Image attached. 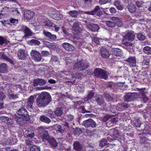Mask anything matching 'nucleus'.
<instances>
[{"mask_svg":"<svg viewBox=\"0 0 151 151\" xmlns=\"http://www.w3.org/2000/svg\"><path fill=\"white\" fill-rule=\"evenodd\" d=\"M112 132L111 136L112 138H111L109 137H107V139L109 142H111L114 140H119L121 139V137L119 135V132L117 130L113 129Z\"/></svg>","mask_w":151,"mask_h":151,"instance_id":"5","label":"nucleus"},{"mask_svg":"<svg viewBox=\"0 0 151 151\" xmlns=\"http://www.w3.org/2000/svg\"><path fill=\"white\" fill-rule=\"evenodd\" d=\"M68 14L71 16L73 17H77L78 16V13L76 11H70Z\"/></svg>","mask_w":151,"mask_h":151,"instance_id":"46","label":"nucleus"},{"mask_svg":"<svg viewBox=\"0 0 151 151\" xmlns=\"http://www.w3.org/2000/svg\"><path fill=\"white\" fill-rule=\"evenodd\" d=\"M129 106V105L126 103L121 104L120 103L117 104L116 106V109L120 111L122 110L124 108H127Z\"/></svg>","mask_w":151,"mask_h":151,"instance_id":"26","label":"nucleus"},{"mask_svg":"<svg viewBox=\"0 0 151 151\" xmlns=\"http://www.w3.org/2000/svg\"><path fill=\"white\" fill-rule=\"evenodd\" d=\"M110 12L112 14H115L116 12V10L114 7H111L109 9Z\"/></svg>","mask_w":151,"mask_h":151,"instance_id":"62","label":"nucleus"},{"mask_svg":"<svg viewBox=\"0 0 151 151\" xmlns=\"http://www.w3.org/2000/svg\"><path fill=\"white\" fill-rule=\"evenodd\" d=\"M42 140L43 142H46L48 141L49 139V136L47 131H45L41 136Z\"/></svg>","mask_w":151,"mask_h":151,"instance_id":"31","label":"nucleus"},{"mask_svg":"<svg viewBox=\"0 0 151 151\" xmlns=\"http://www.w3.org/2000/svg\"><path fill=\"white\" fill-rule=\"evenodd\" d=\"M150 60L149 59H145L142 62V64L143 65H149L150 63Z\"/></svg>","mask_w":151,"mask_h":151,"instance_id":"53","label":"nucleus"},{"mask_svg":"<svg viewBox=\"0 0 151 151\" xmlns=\"http://www.w3.org/2000/svg\"><path fill=\"white\" fill-rule=\"evenodd\" d=\"M25 143L26 145H32V142L30 140H27L25 141Z\"/></svg>","mask_w":151,"mask_h":151,"instance_id":"63","label":"nucleus"},{"mask_svg":"<svg viewBox=\"0 0 151 151\" xmlns=\"http://www.w3.org/2000/svg\"><path fill=\"white\" fill-rule=\"evenodd\" d=\"M123 44L127 46V49L129 52H131L133 50V45L129 42L125 41L124 39L123 40Z\"/></svg>","mask_w":151,"mask_h":151,"instance_id":"21","label":"nucleus"},{"mask_svg":"<svg viewBox=\"0 0 151 151\" xmlns=\"http://www.w3.org/2000/svg\"><path fill=\"white\" fill-rule=\"evenodd\" d=\"M113 53L115 55L118 56H122L123 55V52L119 49L117 48L113 49L112 50Z\"/></svg>","mask_w":151,"mask_h":151,"instance_id":"25","label":"nucleus"},{"mask_svg":"<svg viewBox=\"0 0 151 151\" xmlns=\"http://www.w3.org/2000/svg\"><path fill=\"white\" fill-rule=\"evenodd\" d=\"M126 61L129 63L132 67L136 66V60L135 57H130L126 60Z\"/></svg>","mask_w":151,"mask_h":151,"instance_id":"20","label":"nucleus"},{"mask_svg":"<svg viewBox=\"0 0 151 151\" xmlns=\"http://www.w3.org/2000/svg\"><path fill=\"white\" fill-rule=\"evenodd\" d=\"M72 30L74 31L75 34H78L81 33V35H83L82 33H84L87 35L88 34V32L86 30H81L79 26L78 22H76L74 23L72 27Z\"/></svg>","mask_w":151,"mask_h":151,"instance_id":"4","label":"nucleus"},{"mask_svg":"<svg viewBox=\"0 0 151 151\" xmlns=\"http://www.w3.org/2000/svg\"><path fill=\"white\" fill-rule=\"evenodd\" d=\"M83 125L86 127H91L93 128L96 126V124L92 119H90L84 121Z\"/></svg>","mask_w":151,"mask_h":151,"instance_id":"9","label":"nucleus"},{"mask_svg":"<svg viewBox=\"0 0 151 151\" xmlns=\"http://www.w3.org/2000/svg\"><path fill=\"white\" fill-rule=\"evenodd\" d=\"M144 52L148 55L151 54V47L148 46L145 47L143 49Z\"/></svg>","mask_w":151,"mask_h":151,"instance_id":"40","label":"nucleus"},{"mask_svg":"<svg viewBox=\"0 0 151 151\" xmlns=\"http://www.w3.org/2000/svg\"><path fill=\"white\" fill-rule=\"evenodd\" d=\"M47 115L48 116L51 118H54L55 116L53 114V112L50 109L48 110Z\"/></svg>","mask_w":151,"mask_h":151,"instance_id":"50","label":"nucleus"},{"mask_svg":"<svg viewBox=\"0 0 151 151\" xmlns=\"http://www.w3.org/2000/svg\"><path fill=\"white\" fill-rule=\"evenodd\" d=\"M133 124L134 125L137 127H139L141 125L140 120L139 118L135 119Z\"/></svg>","mask_w":151,"mask_h":151,"instance_id":"48","label":"nucleus"},{"mask_svg":"<svg viewBox=\"0 0 151 151\" xmlns=\"http://www.w3.org/2000/svg\"><path fill=\"white\" fill-rule=\"evenodd\" d=\"M107 143V141L106 139H103L101 141L100 145L101 147H103L105 146Z\"/></svg>","mask_w":151,"mask_h":151,"instance_id":"52","label":"nucleus"},{"mask_svg":"<svg viewBox=\"0 0 151 151\" xmlns=\"http://www.w3.org/2000/svg\"><path fill=\"white\" fill-rule=\"evenodd\" d=\"M136 93H129L125 96V100L127 102L132 101L134 98L135 96L136 95Z\"/></svg>","mask_w":151,"mask_h":151,"instance_id":"18","label":"nucleus"},{"mask_svg":"<svg viewBox=\"0 0 151 151\" xmlns=\"http://www.w3.org/2000/svg\"><path fill=\"white\" fill-rule=\"evenodd\" d=\"M88 67V65L87 64H84L81 61H79L74 64L73 69L75 70L78 69L81 71L86 69Z\"/></svg>","mask_w":151,"mask_h":151,"instance_id":"6","label":"nucleus"},{"mask_svg":"<svg viewBox=\"0 0 151 151\" xmlns=\"http://www.w3.org/2000/svg\"><path fill=\"white\" fill-rule=\"evenodd\" d=\"M4 141L6 145L10 144H14L16 143L17 140L16 136L14 135V134H11L10 135V137L9 138V139H7L6 140H5Z\"/></svg>","mask_w":151,"mask_h":151,"instance_id":"10","label":"nucleus"},{"mask_svg":"<svg viewBox=\"0 0 151 151\" xmlns=\"http://www.w3.org/2000/svg\"><path fill=\"white\" fill-rule=\"evenodd\" d=\"M8 42H9V41L5 38L0 36V45H2L4 43L7 44Z\"/></svg>","mask_w":151,"mask_h":151,"instance_id":"47","label":"nucleus"},{"mask_svg":"<svg viewBox=\"0 0 151 151\" xmlns=\"http://www.w3.org/2000/svg\"><path fill=\"white\" fill-rule=\"evenodd\" d=\"M0 119L3 122L6 123L7 119H8V117L5 116H0Z\"/></svg>","mask_w":151,"mask_h":151,"instance_id":"59","label":"nucleus"},{"mask_svg":"<svg viewBox=\"0 0 151 151\" xmlns=\"http://www.w3.org/2000/svg\"><path fill=\"white\" fill-rule=\"evenodd\" d=\"M24 18L27 20L30 19L34 16V13L29 10H26L24 11Z\"/></svg>","mask_w":151,"mask_h":151,"instance_id":"13","label":"nucleus"},{"mask_svg":"<svg viewBox=\"0 0 151 151\" xmlns=\"http://www.w3.org/2000/svg\"><path fill=\"white\" fill-rule=\"evenodd\" d=\"M43 33L45 36L51 40H55L57 38V37L55 35H52L50 32L46 31L45 29L43 30Z\"/></svg>","mask_w":151,"mask_h":151,"instance_id":"19","label":"nucleus"},{"mask_svg":"<svg viewBox=\"0 0 151 151\" xmlns=\"http://www.w3.org/2000/svg\"><path fill=\"white\" fill-rule=\"evenodd\" d=\"M101 56L104 58H108L110 56V54L109 52L106 49H103L101 52Z\"/></svg>","mask_w":151,"mask_h":151,"instance_id":"30","label":"nucleus"},{"mask_svg":"<svg viewBox=\"0 0 151 151\" xmlns=\"http://www.w3.org/2000/svg\"><path fill=\"white\" fill-rule=\"evenodd\" d=\"M83 13L91 15H94L96 13L98 16L101 15L103 14V12L99 6H96L93 11L83 12L82 13Z\"/></svg>","mask_w":151,"mask_h":151,"instance_id":"7","label":"nucleus"},{"mask_svg":"<svg viewBox=\"0 0 151 151\" xmlns=\"http://www.w3.org/2000/svg\"><path fill=\"white\" fill-rule=\"evenodd\" d=\"M135 37V35L133 33H128L124 37V39H128L129 40L133 41Z\"/></svg>","mask_w":151,"mask_h":151,"instance_id":"22","label":"nucleus"},{"mask_svg":"<svg viewBox=\"0 0 151 151\" xmlns=\"http://www.w3.org/2000/svg\"><path fill=\"white\" fill-rule=\"evenodd\" d=\"M17 55L20 59L24 60L27 58L28 55L24 50L20 49L18 52Z\"/></svg>","mask_w":151,"mask_h":151,"instance_id":"16","label":"nucleus"},{"mask_svg":"<svg viewBox=\"0 0 151 151\" xmlns=\"http://www.w3.org/2000/svg\"><path fill=\"white\" fill-rule=\"evenodd\" d=\"M51 60L52 61L56 62L58 61V58L56 56H52L51 57Z\"/></svg>","mask_w":151,"mask_h":151,"instance_id":"60","label":"nucleus"},{"mask_svg":"<svg viewBox=\"0 0 151 151\" xmlns=\"http://www.w3.org/2000/svg\"><path fill=\"white\" fill-rule=\"evenodd\" d=\"M96 101L98 104L101 105L104 104V100L101 96H99L96 99Z\"/></svg>","mask_w":151,"mask_h":151,"instance_id":"32","label":"nucleus"},{"mask_svg":"<svg viewBox=\"0 0 151 151\" xmlns=\"http://www.w3.org/2000/svg\"><path fill=\"white\" fill-rule=\"evenodd\" d=\"M42 55V56H47L49 55V52L45 51H43L41 52Z\"/></svg>","mask_w":151,"mask_h":151,"instance_id":"58","label":"nucleus"},{"mask_svg":"<svg viewBox=\"0 0 151 151\" xmlns=\"http://www.w3.org/2000/svg\"><path fill=\"white\" fill-rule=\"evenodd\" d=\"M17 113L19 116H17L16 121L18 124L22 125L28 118L27 110L24 108L22 107L17 111Z\"/></svg>","mask_w":151,"mask_h":151,"instance_id":"2","label":"nucleus"},{"mask_svg":"<svg viewBox=\"0 0 151 151\" xmlns=\"http://www.w3.org/2000/svg\"><path fill=\"white\" fill-rule=\"evenodd\" d=\"M31 43H34L35 44L38 45L40 44V42L38 40L34 39H32L31 40Z\"/></svg>","mask_w":151,"mask_h":151,"instance_id":"55","label":"nucleus"},{"mask_svg":"<svg viewBox=\"0 0 151 151\" xmlns=\"http://www.w3.org/2000/svg\"><path fill=\"white\" fill-rule=\"evenodd\" d=\"M43 23V24L44 25V26H47V27H52L54 24L53 23H52L50 21L47 19L44 20Z\"/></svg>","mask_w":151,"mask_h":151,"instance_id":"33","label":"nucleus"},{"mask_svg":"<svg viewBox=\"0 0 151 151\" xmlns=\"http://www.w3.org/2000/svg\"><path fill=\"white\" fill-rule=\"evenodd\" d=\"M86 26L91 30L92 31H96L99 28L98 25L96 24H93L91 23L88 22L86 24Z\"/></svg>","mask_w":151,"mask_h":151,"instance_id":"12","label":"nucleus"},{"mask_svg":"<svg viewBox=\"0 0 151 151\" xmlns=\"http://www.w3.org/2000/svg\"><path fill=\"white\" fill-rule=\"evenodd\" d=\"M21 30L23 31L25 34L24 36L26 37L32 35V32L30 29L27 27L22 26L21 27Z\"/></svg>","mask_w":151,"mask_h":151,"instance_id":"15","label":"nucleus"},{"mask_svg":"<svg viewBox=\"0 0 151 151\" xmlns=\"http://www.w3.org/2000/svg\"><path fill=\"white\" fill-rule=\"evenodd\" d=\"M106 24L107 25L111 27H114L115 24V21L111 20H109L106 21Z\"/></svg>","mask_w":151,"mask_h":151,"instance_id":"43","label":"nucleus"},{"mask_svg":"<svg viewBox=\"0 0 151 151\" xmlns=\"http://www.w3.org/2000/svg\"><path fill=\"white\" fill-rule=\"evenodd\" d=\"M1 70H2V72H5L7 69L6 65V64L3 63L1 65Z\"/></svg>","mask_w":151,"mask_h":151,"instance_id":"51","label":"nucleus"},{"mask_svg":"<svg viewBox=\"0 0 151 151\" xmlns=\"http://www.w3.org/2000/svg\"><path fill=\"white\" fill-rule=\"evenodd\" d=\"M24 133L27 136L30 137H32L34 135V132H33L29 131L28 130H25Z\"/></svg>","mask_w":151,"mask_h":151,"instance_id":"45","label":"nucleus"},{"mask_svg":"<svg viewBox=\"0 0 151 151\" xmlns=\"http://www.w3.org/2000/svg\"><path fill=\"white\" fill-rule=\"evenodd\" d=\"M51 96L47 92H42L36 100V103L40 107L45 106L51 101Z\"/></svg>","mask_w":151,"mask_h":151,"instance_id":"1","label":"nucleus"},{"mask_svg":"<svg viewBox=\"0 0 151 151\" xmlns=\"http://www.w3.org/2000/svg\"><path fill=\"white\" fill-rule=\"evenodd\" d=\"M54 17H55V18H53V19L58 20H61L63 19V16L58 13V12Z\"/></svg>","mask_w":151,"mask_h":151,"instance_id":"42","label":"nucleus"},{"mask_svg":"<svg viewBox=\"0 0 151 151\" xmlns=\"http://www.w3.org/2000/svg\"><path fill=\"white\" fill-rule=\"evenodd\" d=\"M57 12V11L56 10L53 9L51 11L48 13V14L50 17L53 19V18H55V17H54L55 16Z\"/></svg>","mask_w":151,"mask_h":151,"instance_id":"41","label":"nucleus"},{"mask_svg":"<svg viewBox=\"0 0 151 151\" xmlns=\"http://www.w3.org/2000/svg\"><path fill=\"white\" fill-rule=\"evenodd\" d=\"M63 47L66 50L69 52H73L75 50V47L67 42H64L62 44Z\"/></svg>","mask_w":151,"mask_h":151,"instance_id":"11","label":"nucleus"},{"mask_svg":"<svg viewBox=\"0 0 151 151\" xmlns=\"http://www.w3.org/2000/svg\"><path fill=\"white\" fill-rule=\"evenodd\" d=\"M63 111V109L60 107L57 109L55 112V114L57 116H61Z\"/></svg>","mask_w":151,"mask_h":151,"instance_id":"36","label":"nucleus"},{"mask_svg":"<svg viewBox=\"0 0 151 151\" xmlns=\"http://www.w3.org/2000/svg\"><path fill=\"white\" fill-rule=\"evenodd\" d=\"M34 102V96H31L28 99L27 106L29 108H32Z\"/></svg>","mask_w":151,"mask_h":151,"instance_id":"23","label":"nucleus"},{"mask_svg":"<svg viewBox=\"0 0 151 151\" xmlns=\"http://www.w3.org/2000/svg\"><path fill=\"white\" fill-rule=\"evenodd\" d=\"M10 99H16L18 98L17 96L16 95H14L12 94L10 95L9 97Z\"/></svg>","mask_w":151,"mask_h":151,"instance_id":"64","label":"nucleus"},{"mask_svg":"<svg viewBox=\"0 0 151 151\" xmlns=\"http://www.w3.org/2000/svg\"><path fill=\"white\" fill-rule=\"evenodd\" d=\"M94 93L93 91H91L88 95L84 99V100L85 101H87L89 100H91V99L93 98Z\"/></svg>","mask_w":151,"mask_h":151,"instance_id":"34","label":"nucleus"},{"mask_svg":"<svg viewBox=\"0 0 151 151\" xmlns=\"http://www.w3.org/2000/svg\"><path fill=\"white\" fill-rule=\"evenodd\" d=\"M30 151H40V147L35 145L31 146L30 148Z\"/></svg>","mask_w":151,"mask_h":151,"instance_id":"44","label":"nucleus"},{"mask_svg":"<svg viewBox=\"0 0 151 151\" xmlns=\"http://www.w3.org/2000/svg\"><path fill=\"white\" fill-rule=\"evenodd\" d=\"M56 127L57 129L56 130V132L57 133L63 134L65 132V129L63 127L61 126L59 124H56Z\"/></svg>","mask_w":151,"mask_h":151,"instance_id":"28","label":"nucleus"},{"mask_svg":"<svg viewBox=\"0 0 151 151\" xmlns=\"http://www.w3.org/2000/svg\"><path fill=\"white\" fill-rule=\"evenodd\" d=\"M92 40L96 44H99L100 43H101V42L103 41H105L104 39L101 38H99L96 37H93L92 38Z\"/></svg>","mask_w":151,"mask_h":151,"instance_id":"38","label":"nucleus"},{"mask_svg":"<svg viewBox=\"0 0 151 151\" xmlns=\"http://www.w3.org/2000/svg\"><path fill=\"white\" fill-rule=\"evenodd\" d=\"M112 21H115V23L119 27L122 26L123 25V22L120 19L116 17H112L111 18Z\"/></svg>","mask_w":151,"mask_h":151,"instance_id":"24","label":"nucleus"},{"mask_svg":"<svg viewBox=\"0 0 151 151\" xmlns=\"http://www.w3.org/2000/svg\"><path fill=\"white\" fill-rule=\"evenodd\" d=\"M67 119L69 121H72L74 119V116L71 115H69L67 116Z\"/></svg>","mask_w":151,"mask_h":151,"instance_id":"61","label":"nucleus"},{"mask_svg":"<svg viewBox=\"0 0 151 151\" xmlns=\"http://www.w3.org/2000/svg\"><path fill=\"white\" fill-rule=\"evenodd\" d=\"M32 58L34 60L39 62L41 60V54L35 50H32L30 53Z\"/></svg>","mask_w":151,"mask_h":151,"instance_id":"8","label":"nucleus"},{"mask_svg":"<svg viewBox=\"0 0 151 151\" xmlns=\"http://www.w3.org/2000/svg\"><path fill=\"white\" fill-rule=\"evenodd\" d=\"M74 149L77 151H84V147L78 142H75L73 144Z\"/></svg>","mask_w":151,"mask_h":151,"instance_id":"17","label":"nucleus"},{"mask_svg":"<svg viewBox=\"0 0 151 151\" xmlns=\"http://www.w3.org/2000/svg\"><path fill=\"white\" fill-rule=\"evenodd\" d=\"M6 121V123L9 125L13 124L14 121L12 119L8 118V119Z\"/></svg>","mask_w":151,"mask_h":151,"instance_id":"56","label":"nucleus"},{"mask_svg":"<svg viewBox=\"0 0 151 151\" xmlns=\"http://www.w3.org/2000/svg\"><path fill=\"white\" fill-rule=\"evenodd\" d=\"M128 11L131 13H134L136 11V8L134 5L129 4L128 6Z\"/></svg>","mask_w":151,"mask_h":151,"instance_id":"35","label":"nucleus"},{"mask_svg":"<svg viewBox=\"0 0 151 151\" xmlns=\"http://www.w3.org/2000/svg\"><path fill=\"white\" fill-rule=\"evenodd\" d=\"M40 119L41 121L47 123H49L51 122L49 118L45 116H41Z\"/></svg>","mask_w":151,"mask_h":151,"instance_id":"37","label":"nucleus"},{"mask_svg":"<svg viewBox=\"0 0 151 151\" xmlns=\"http://www.w3.org/2000/svg\"><path fill=\"white\" fill-rule=\"evenodd\" d=\"M33 85L35 86L38 85L42 86L46 84V81L42 79L37 78L33 81Z\"/></svg>","mask_w":151,"mask_h":151,"instance_id":"14","label":"nucleus"},{"mask_svg":"<svg viewBox=\"0 0 151 151\" xmlns=\"http://www.w3.org/2000/svg\"><path fill=\"white\" fill-rule=\"evenodd\" d=\"M111 0H99V3L101 4H104L106 3L107 2H110Z\"/></svg>","mask_w":151,"mask_h":151,"instance_id":"54","label":"nucleus"},{"mask_svg":"<svg viewBox=\"0 0 151 151\" xmlns=\"http://www.w3.org/2000/svg\"><path fill=\"white\" fill-rule=\"evenodd\" d=\"M136 4L137 7H140L144 5V2L142 1H139L136 2Z\"/></svg>","mask_w":151,"mask_h":151,"instance_id":"57","label":"nucleus"},{"mask_svg":"<svg viewBox=\"0 0 151 151\" xmlns=\"http://www.w3.org/2000/svg\"><path fill=\"white\" fill-rule=\"evenodd\" d=\"M137 37L139 40L141 41L144 40L145 39V36L141 33L138 34L137 35Z\"/></svg>","mask_w":151,"mask_h":151,"instance_id":"49","label":"nucleus"},{"mask_svg":"<svg viewBox=\"0 0 151 151\" xmlns=\"http://www.w3.org/2000/svg\"><path fill=\"white\" fill-rule=\"evenodd\" d=\"M141 96L140 97L143 102H146L149 99L146 95L145 93L144 92V89H141L140 91Z\"/></svg>","mask_w":151,"mask_h":151,"instance_id":"27","label":"nucleus"},{"mask_svg":"<svg viewBox=\"0 0 151 151\" xmlns=\"http://www.w3.org/2000/svg\"><path fill=\"white\" fill-rule=\"evenodd\" d=\"M95 76L106 80L108 78V75L106 72L103 70L99 68H96L94 71Z\"/></svg>","mask_w":151,"mask_h":151,"instance_id":"3","label":"nucleus"},{"mask_svg":"<svg viewBox=\"0 0 151 151\" xmlns=\"http://www.w3.org/2000/svg\"><path fill=\"white\" fill-rule=\"evenodd\" d=\"M47 142H49V143L53 147H56L57 145V142L52 137L50 138Z\"/></svg>","mask_w":151,"mask_h":151,"instance_id":"39","label":"nucleus"},{"mask_svg":"<svg viewBox=\"0 0 151 151\" xmlns=\"http://www.w3.org/2000/svg\"><path fill=\"white\" fill-rule=\"evenodd\" d=\"M9 22L6 23V24L12 26H15L18 24V20L14 18H11L9 19Z\"/></svg>","mask_w":151,"mask_h":151,"instance_id":"29","label":"nucleus"}]
</instances>
